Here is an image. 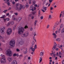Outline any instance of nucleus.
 <instances>
[{
    "label": "nucleus",
    "mask_w": 64,
    "mask_h": 64,
    "mask_svg": "<svg viewBox=\"0 0 64 64\" xmlns=\"http://www.w3.org/2000/svg\"><path fill=\"white\" fill-rule=\"evenodd\" d=\"M30 10H31L32 11H34V8L33 7V6L32 5L31 6L30 8Z\"/></svg>",
    "instance_id": "nucleus-14"
},
{
    "label": "nucleus",
    "mask_w": 64,
    "mask_h": 64,
    "mask_svg": "<svg viewBox=\"0 0 64 64\" xmlns=\"http://www.w3.org/2000/svg\"><path fill=\"white\" fill-rule=\"evenodd\" d=\"M14 14H15L16 15H18V14L17 13H14Z\"/></svg>",
    "instance_id": "nucleus-56"
},
{
    "label": "nucleus",
    "mask_w": 64,
    "mask_h": 64,
    "mask_svg": "<svg viewBox=\"0 0 64 64\" xmlns=\"http://www.w3.org/2000/svg\"><path fill=\"white\" fill-rule=\"evenodd\" d=\"M16 54H14L13 55V56H16Z\"/></svg>",
    "instance_id": "nucleus-42"
},
{
    "label": "nucleus",
    "mask_w": 64,
    "mask_h": 64,
    "mask_svg": "<svg viewBox=\"0 0 64 64\" xmlns=\"http://www.w3.org/2000/svg\"><path fill=\"white\" fill-rule=\"evenodd\" d=\"M10 25V22H8L7 24V26H9Z\"/></svg>",
    "instance_id": "nucleus-44"
},
{
    "label": "nucleus",
    "mask_w": 64,
    "mask_h": 64,
    "mask_svg": "<svg viewBox=\"0 0 64 64\" xmlns=\"http://www.w3.org/2000/svg\"><path fill=\"white\" fill-rule=\"evenodd\" d=\"M53 8L52 7L50 8V10H53Z\"/></svg>",
    "instance_id": "nucleus-59"
},
{
    "label": "nucleus",
    "mask_w": 64,
    "mask_h": 64,
    "mask_svg": "<svg viewBox=\"0 0 64 64\" xmlns=\"http://www.w3.org/2000/svg\"><path fill=\"white\" fill-rule=\"evenodd\" d=\"M56 41H60V38H58L56 39Z\"/></svg>",
    "instance_id": "nucleus-34"
},
{
    "label": "nucleus",
    "mask_w": 64,
    "mask_h": 64,
    "mask_svg": "<svg viewBox=\"0 0 64 64\" xmlns=\"http://www.w3.org/2000/svg\"><path fill=\"white\" fill-rule=\"evenodd\" d=\"M6 55L9 56H12V54L11 53V51L10 49H8L6 50Z\"/></svg>",
    "instance_id": "nucleus-3"
},
{
    "label": "nucleus",
    "mask_w": 64,
    "mask_h": 64,
    "mask_svg": "<svg viewBox=\"0 0 64 64\" xmlns=\"http://www.w3.org/2000/svg\"><path fill=\"white\" fill-rule=\"evenodd\" d=\"M49 27V25H48L46 26L47 28H48Z\"/></svg>",
    "instance_id": "nucleus-47"
},
{
    "label": "nucleus",
    "mask_w": 64,
    "mask_h": 64,
    "mask_svg": "<svg viewBox=\"0 0 64 64\" xmlns=\"http://www.w3.org/2000/svg\"><path fill=\"white\" fill-rule=\"evenodd\" d=\"M16 25H15L12 29L13 30H15V28H16Z\"/></svg>",
    "instance_id": "nucleus-22"
},
{
    "label": "nucleus",
    "mask_w": 64,
    "mask_h": 64,
    "mask_svg": "<svg viewBox=\"0 0 64 64\" xmlns=\"http://www.w3.org/2000/svg\"><path fill=\"white\" fill-rule=\"evenodd\" d=\"M10 23L12 25L13 24H14V21L11 22H10Z\"/></svg>",
    "instance_id": "nucleus-28"
},
{
    "label": "nucleus",
    "mask_w": 64,
    "mask_h": 64,
    "mask_svg": "<svg viewBox=\"0 0 64 64\" xmlns=\"http://www.w3.org/2000/svg\"><path fill=\"white\" fill-rule=\"evenodd\" d=\"M42 12H45V11L43 10V9H42Z\"/></svg>",
    "instance_id": "nucleus-61"
},
{
    "label": "nucleus",
    "mask_w": 64,
    "mask_h": 64,
    "mask_svg": "<svg viewBox=\"0 0 64 64\" xmlns=\"http://www.w3.org/2000/svg\"><path fill=\"white\" fill-rule=\"evenodd\" d=\"M28 35H29V32H26L25 34H22L21 36L22 37H26L28 36Z\"/></svg>",
    "instance_id": "nucleus-7"
},
{
    "label": "nucleus",
    "mask_w": 64,
    "mask_h": 64,
    "mask_svg": "<svg viewBox=\"0 0 64 64\" xmlns=\"http://www.w3.org/2000/svg\"><path fill=\"white\" fill-rule=\"evenodd\" d=\"M30 49L32 50V51H35V48H33L32 47H31Z\"/></svg>",
    "instance_id": "nucleus-21"
},
{
    "label": "nucleus",
    "mask_w": 64,
    "mask_h": 64,
    "mask_svg": "<svg viewBox=\"0 0 64 64\" xmlns=\"http://www.w3.org/2000/svg\"><path fill=\"white\" fill-rule=\"evenodd\" d=\"M61 32L62 33H64V28L62 30Z\"/></svg>",
    "instance_id": "nucleus-27"
},
{
    "label": "nucleus",
    "mask_w": 64,
    "mask_h": 64,
    "mask_svg": "<svg viewBox=\"0 0 64 64\" xmlns=\"http://www.w3.org/2000/svg\"><path fill=\"white\" fill-rule=\"evenodd\" d=\"M6 62L5 58V56L3 55L2 56V58L0 60V62L1 63H4Z\"/></svg>",
    "instance_id": "nucleus-5"
},
{
    "label": "nucleus",
    "mask_w": 64,
    "mask_h": 64,
    "mask_svg": "<svg viewBox=\"0 0 64 64\" xmlns=\"http://www.w3.org/2000/svg\"><path fill=\"white\" fill-rule=\"evenodd\" d=\"M25 8V6H22V5L20 4V8L19 9L18 8H17V9L18 10H21V9H24Z\"/></svg>",
    "instance_id": "nucleus-9"
},
{
    "label": "nucleus",
    "mask_w": 64,
    "mask_h": 64,
    "mask_svg": "<svg viewBox=\"0 0 64 64\" xmlns=\"http://www.w3.org/2000/svg\"><path fill=\"white\" fill-rule=\"evenodd\" d=\"M28 2L29 4H31V0H28Z\"/></svg>",
    "instance_id": "nucleus-30"
},
{
    "label": "nucleus",
    "mask_w": 64,
    "mask_h": 64,
    "mask_svg": "<svg viewBox=\"0 0 64 64\" xmlns=\"http://www.w3.org/2000/svg\"><path fill=\"white\" fill-rule=\"evenodd\" d=\"M12 8L11 7H10L8 8V10H10Z\"/></svg>",
    "instance_id": "nucleus-41"
},
{
    "label": "nucleus",
    "mask_w": 64,
    "mask_h": 64,
    "mask_svg": "<svg viewBox=\"0 0 64 64\" xmlns=\"http://www.w3.org/2000/svg\"><path fill=\"white\" fill-rule=\"evenodd\" d=\"M53 54L54 56V57H55V56H56V54H54H54Z\"/></svg>",
    "instance_id": "nucleus-48"
},
{
    "label": "nucleus",
    "mask_w": 64,
    "mask_h": 64,
    "mask_svg": "<svg viewBox=\"0 0 64 64\" xmlns=\"http://www.w3.org/2000/svg\"><path fill=\"white\" fill-rule=\"evenodd\" d=\"M7 4L8 5V6H10V4L9 2H8L7 3Z\"/></svg>",
    "instance_id": "nucleus-46"
},
{
    "label": "nucleus",
    "mask_w": 64,
    "mask_h": 64,
    "mask_svg": "<svg viewBox=\"0 0 64 64\" xmlns=\"http://www.w3.org/2000/svg\"><path fill=\"white\" fill-rule=\"evenodd\" d=\"M40 18L41 19H43V16H41L40 17Z\"/></svg>",
    "instance_id": "nucleus-43"
},
{
    "label": "nucleus",
    "mask_w": 64,
    "mask_h": 64,
    "mask_svg": "<svg viewBox=\"0 0 64 64\" xmlns=\"http://www.w3.org/2000/svg\"><path fill=\"white\" fill-rule=\"evenodd\" d=\"M63 47V45H61L60 46V48H62Z\"/></svg>",
    "instance_id": "nucleus-52"
},
{
    "label": "nucleus",
    "mask_w": 64,
    "mask_h": 64,
    "mask_svg": "<svg viewBox=\"0 0 64 64\" xmlns=\"http://www.w3.org/2000/svg\"><path fill=\"white\" fill-rule=\"evenodd\" d=\"M36 7H34V10H36Z\"/></svg>",
    "instance_id": "nucleus-55"
},
{
    "label": "nucleus",
    "mask_w": 64,
    "mask_h": 64,
    "mask_svg": "<svg viewBox=\"0 0 64 64\" xmlns=\"http://www.w3.org/2000/svg\"><path fill=\"white\" fill-rule=\"evenodd\" d=\"M34 49H36L37 48V45H35L34 46Z\"/></svg>",
    "instance_id": "nucleus-38"
},
{
    "label": "nucleus",
    "mask_w": 64,
    "mask_h": 64,
    "mask_svg": "<svg viewBox=\"0 0 64 64\" xmlns=\"http://www.w3.org/2000/svg\"><path fill=\"white\" fill-rule=\"evenodd\" d=\"M58 33V30H56L55 32L56 34H57Z\"/></svg>",
    "instance_id": "nucleus-54"
},
{
    "label": "nucleus",
    "mask_w": 64,
    "mask_h": 64,
    "mask_svg": "<svg viewBox=\"0 0 64 64\" xmlns=\"http://www.w3.org/2000/svg\"><path fill=\"white\" fill-rule=\"evenodd\" d=\"M46 8L47 7H43V9L44 10V11H46V10H47Z\"/></svg>",
    "instance_id": "nucleus-23"
},
{
    "label": "nucleus",
    "mask_w": 64,
    "mask_h": 64,
    "mask_svg": "<svg viewBox=\"0 0 64 64\" xmlns=\"http://www.w3.org/2000/svg\"><path fill=\"white\" fill-rule=\"evenodd\" d=\"M7 10H4L3 11V12L4 13H6V12H7Z\"/></svg>",
    "instance_id": "nucleus-33"
},
{
    "label": "nucleus",
    "mask_w": 64,
    "mask_h": 64,
    "mask_svg": "<svg viewBox=\"0 0 64 64\" xmlns=\"http://www.w3.org/2000/svg\"><path fill=\"white\" fill-rule=\"evenodd\" d=\"M25 7L26 8H27L29 7V4H26L25 6Z\"/></svg>",
    "instance_id": "nucleus-24"
},
{
    "label": "nucleus",
    "mask_w": 64,
    "mask_h": 64,
    "mask_svg": "<svg viewBox=\"0 0 64 64\" xmlns=\"http://www.w3.org/2000/svg\"><path fill=\"white\" fill-rule=\"evenodd\" d=\"M22 19V18H19L18 19H17V18H14L13 19V20L14 21H17L18 22H19V21L21 20Z\"/></svg>",
    "instance_id": "nucleus-10"
},
{
    "label": "nucleus",
    "mask_w": 64,
    "mask_h": 64,
    "mask_svg": "<svg viewBox=\"0 0 64 64\" xmlns=\"http://www.w3.org/2000/svg\"><path fill=\"white\" fill-rule=\"evenodd\" d=\"M62 54V53H61V52H59V54H60V55H61Z\"/></svg>",
    "instance_id": "nucleus-60"
},
{
    "label": "nucleus",
    "mask_w": 64,
    "mask_h": 64,
    "mask_svg": "<svg viewBox=\"0 0 64 64\" xmlns=\"http://www.w3.org/2000/svg\"><path fill=\"white\" fill-rule=\"evenodd\" d=\"M42 57H40L39 59V61H40L39 63H41L42 61Z\"/></svg>",
    "instance_id": "nucleus-19"
},
{
    "label": "nucleus",
    "mask_w": 64,
    "mask_h": 64,
    "mask_svg": "<svg viewBox=\"0 0 64 64\" xmlns=\"http://www.w3.org/2000/svg\"><path fill=\"white\" fill-rule=\"evenodd\" d=\"M6 32L8 35H9L10 34H11V33H12V29L11 28H8Z\"/></svg>",
    "instance_id": "nucleus-6"
},
{
    "label": "nucleus",
    "mask_w": 64,
    "mask_h": 64,
    "mask_svg": "<svg viewBox=\"0 0 64 64\" xmlns=\"http://www.w3.org/2000/svg\"><path fill=\"white\" fill-rule=\"evenodd\" d=\"M16 7H17V6H18V4H16Z\"/></svg>",
    "instance_id": "nucleus-63"
},
{
    "label": "nucleus",
    "mask_w": 64,
    "mask_h": 64,
    "mask_svg": "<svg viewBox=\"0 0 64 64\" xmlns=\"http://www.w3.org/2000/svg\"><path fill=\"white\" fill-rule=\"evenodd\" d=\"M16 51H17V52H19L20 51L19 49L18 48H16Z\"/></svg>",
    "instance_id": "nucleus-31"
},
{
    "label": "nucleus",
    "mask_w": 64,
    "mask_h": 64,
    "mask_svg": "<svg viewBox=\"0 0 64 64\" xmlns=\"http://www.w3.org/2000/svg\"><path fill=\"white\" fill-rule=\"evenodd\" d=\"M3 20H4V22H5L6 21H9L10 20V19L9 18H4Z\"/></svg>",
    "instance_id": "nucleus-12"
},
{
    "label": "nucleus",
    "mask_w": 64,
    "mask_h": 64,
    "mask_svg": "<svg viewBox=\"0 0 64 64\" xmlns=\"http://www.w3.org/2000/svg\"><path fill=\"white\" fill-rule=\"evenodd\" d=\"M60 27L61 28H62L63 27V24H61L60 26Z\"/></svg>",
    "instance_id": "nucleus-40"
},
{
    "label": "nucleus",
    "mask_w": 64,
    "mask_h": 64,
    "mask_svg": "<svg viewBox=\"0 0 64 64\" xmlns=\"http://www.w3.org/2000/svg\"><path fill=\"white\" fill-rule=\"evenodd\" d=\"M8 60L9 62H11L12 60V58L10 57H8Z\"/></svg>",
    "instance_id": "nucleus-15"
},
{
    "label": "nucleus",
    "mask_w": 64,
    "mask_h": 64,
    "mask_svg": "<svg viewBox=\"0 0 64 64\" xmlns=\"http://www.w3.org/2000/svg\"><path fill=\"white\" fill-rule=\"evenodd\" d=\"M24 28V29H27V28H28V27L27 25H26L25 26Z\"/></svg>",
    "instance_id": "nucleus-26"
},
{
    "label": "nucleus",
    "mask_w": 64,
    "mask_h": 64,
    "mask_svg": "<svg viewBox=\"0 0 64 64\" xmlns=\"http://www.w3.org/2000/svg\"><path fill=\"white\" fill-rule=\"evenodd\" d=\"M30 58H31L30 57H28V60H29L30 59Z\"/></svg>",
    "instance_id": "nucleus-64"
},
{
    "label": "nucleus",
    "mask_w": 64,
    "mask_h": 64,
    "mask_svg": "<svg viewBox=\"0 0 64 64\" xmlns=\"http://www.w3.org/2000/svg\"><path fill=\"white\" fill-rule=\"evenodd\" d=\"M52 35H53V36H56V34H55V33H53Z\"/></svg>",
    "instance_id": "nucleus-39"
},
{
    "label": "nucleus",
    "mask_w": 64,
    "mask_h": 64,
    "mask_svg": "<svg viewBox=\"0 0 64 64\" xmlns=\"http://www.w3.org/2000/svg\"><path fill=\"white\" fill-rule=\"evenodd\" d=\"M37 20H36L34 22V26H36V24H37Z\"/></svg>",
    "instance_id": "nucleus-18"
},
{
    "label": "nucleus",
    "mask_w": 64,
    "mask_h": 64,
    "mask_svg": "<svg viewBox=\"0 0 64 64\" xmlns=\"http://www.w3.org/2000/svg\"><path fill=\"white\" fill-rule=\"evenodd\" d=\"M61 31V28H60L58 31V32L59 33H60V31Z\"/></svg>",
    "instance_id": "nucleus-32"
},
{
    "label": "nucleus",
    "mask_w": 64,
    "mask_h": 64,
    "mask_svg": "<svg viewBox=\"0 0 64 64\" xmlns=\"http://www.w3.org/2000/svg\"><path fill=\"white\" fill-rule=\"evenodd\" d=\"M2 42H5V40H2Z\"/></svg>",
    "instance_id": "nucleus-57"
},
{
    "label": "nucleus",
    "mask_w": 64,
    "mask_h": 64,
    "mask_svg": "<svg viewBox=\"0 0 64 64\" xmlns=\"http://www.w3.org/2000/svg\"><path fill=\"white\" fill-rule=\"evenodd\" d=\"M22 56H22V55H20V59H21V58H20V57H22Z\"/></svg>",
    "instance_id": "nucleus-49"
},
{
    "label": "nucleus",
    "mask_w": 64,
    "mask_h": 64,
    "mask_svg": "<svg viewBox=\"0 0 64 64\" xmlns=\"http://www.w3.org/2000/svg\"><path fill=\"white\" fill-rule=\"evenodd\" d=\"M62 16L63 17H64V12L63 13V14H62Z\"/></svg>",
    "instance_id": "nucleus-50"
},
{
    "label": "nucleus",
    "mask_w": 64,
    "mask_h": 64,
    "mask_svg": "<svg viewBox=\"0 0 64 64\" xmlns=\"http://www.w3.org/2000/svg\"><path fill=\"white\" fill-rule=\"evenodd\" d=\"M52 53L50 54V55H52V54H53L54 53H53V51H52Z\"/></svg>",
    "instance_id": "nucleus-36"
},
{
    "label": "nucleus",
    "mask_w": 64,
    "mask_h": 64,
    "mask_svg": "<svg viewBox=\"0 0 64 64\" xmlns=\"http://www.w3.org/2000/svg\"><path fill=\"white\" fill-rule=\"evenodd\" d=\"M12 3L13 4H15V2H13Z\"/></svg>",
    "instance_id": "nucleus-62"
},
{
    "label": "nucleus",
    "mask_w": 64,
    "mask_h": 64,
    "mask_svg": "<svg viewBox=\"0 0 64 64\" xmlns=\"http://www.w3.org/2000/svg\"><path fill=\"white\" fill-rule=\"evenodd\" d=\"M18 33L19 34H21V33H23L24 31V28L23 27H21L18 29Z\"/></svg>",
    "instance_id": "nucleus-4"
},
{
    "label": "nucleus",
    "mask_w": 64,
    "mask_h": 64,
    "mask_svg": "<svg viewBox=\"0 0 64 64\" xmlns=\"http://www.w3.org/2000/svg\"><path fill=\"white\" fill-rule=\"evenodd\" d=\"M9 13H8L6 14V16H9Z\"/></svg>",
    "instance_id": "nucleus-53"
},
{
    "label": "nucleus",
    "mask_w": 64,
    "mask_h": 64,
    "mask_svg": "<svg viewBox=\"0 0 64 64\" xmlns=\"http://www.w3.org/2000/svg\"><path fill=\"white\" fill-rule=\"evenodd\" d=\"M15 44V42L14 40H12L10 42L9 44L11 47H14Z\"/></svg>",
    "instance_id": "nucleus-2"
},
{
    "label": "nucleus",
    "mask_w": 64,
    "mask_h": 64,
    "mask_svg": "<svg viewBox=\"0 0 64 64\" xmlns=\"http://www.w3.org/2000/svg\"><path fill=\"white\" fill-rule=\"evenodd\" d=\"M17 62L16 60H14L12 62L11 64H17Z\"/></svg>",
    "instance_id": "nucleus-13"
},
{
    "label": "nucleus",
    "mask_w": 64,
    "mask_h": 64,
    "mask_svg": "<svg viewBox=\"0 0 64 64\" xmlns=\"http://www.w3.org/2000/svg\"><path fill=\"white\" fill-rule=\"evenodd\" d=\"M61 16H62V14H61L60 16V18L61 17Z\"/></svg>",
    "instance_id": "nucleus-51"
},
{
    "label": "nucleus",
    "mask_w": 64,
    "mask_h": 64,
    "mask_svg": "<svg viewBox=\"0 0 64 64\" xmlns=\"http://www.w3.org/2000/svg\"><path fill=\"white\" fill-rule=\"evenodd\" d=\"M56 46H57V44H56V42H54V46L52 48L53 50H54L55 49H56V50L58 51V50H59V48H56Z\"/></svg>",
    "instance_id": "nucleus-8"
},
{
    "label": "nucleus",
    "mask_w": 64,
    "mask_h": 64,
    "mask_svg": "<svg viewBox=\"0 0 64 64\" xmlns=\"http://www.w3.org/2000/svg\"><path fill=\"white\" fill-rule=\"evenodd\" d=\"M34 36H36V32H34Z\"/></svg>",
    "instance_id": "nucleus-37"
},
{
    "label": "nucleus",
    "mask_w": 64,
    "mask_h": 64,
    "mask_svg": "<svg viewBox=\"0 0 64 64\" xmlns=\"http://www.w3.org/2000/svg\"><path fill=\"white\" fill-rule=\"evenodd\" d=\"M18 43H20L21 45H22L24 44V42L23 40L22 39V38L20 37H19L18 38Z\"/></svg>",
    "instance_id": "nucleus-1"
},
{
    "label": "nucleus",
    "mask_w": 64,
    "mask_h": 64,
    "mask_svg": "<svg viewBox=\"0 0 64 64\" xmlns=\"http://www.w3.org/2000/svg\"><path fill=\"white\" fill-rule=\"evenodd\" d=\"M35 0H32V2L33 4L34 5H35V3H36V2L35 1Z\"/></svg>",
    "instance_id": "nucleus-17"
},
{
    "label": "nucleus",
    "mask_w": 64,
    "mask_h": 64,
    "mask_svg": "<svg viewBox=\"0 0 64 64\" xmlns=\"http://www.w3.org/2000/svg\"><path fill=\"white\" fill-rule=\"evenodd\" d=\"M62 64H64V60L62 61Z\"/></svg>",
    "instance_id": "nucleus-58"
},
{
    "label": "nucleus",
    "mask_w": 64,
    "mask_h": 64,
    "mask_svg": "<svg viewBox=\"0 0 64 64\" xmlns=\"http://www.w3.org/2000/svg\"><path fill=\"white\" fill-rule=\"evenodd\" d=\"M52 1H53V0H49V3H51V2H52Z\"/></svg>",
    "instance_id": "nucleus-45"
},
{
    "label": "nucleus",
    "mask_w": 64,
    "mask_h": 64,
    "mask_svg": "<svg viewBox=\"0 0 64 64\" xmlns=\"http://www.w3.org/2000/svg\"><path fill=\"white\" fill-rule=\"evenodd\" d=\"M51 18H52V17L51 16V15H50L49 16V17L48 18V20H50V19H51Z\"/></svg>",
    "instance_id": "nucleus-20"
},
{
    "label": "nucleus",
    "mask_w": 64,
    "mask_h": 64,
    "mask_svg": "<svg viewBox=\"0 0 64 64\" xmlns=\"http://www.w3.org/2000/svg\"><path fill=\"white\" fill-rule=\"evenodd\" d=\"M5 29L4 27H3V28H2L0 30V32L2 34H4V30Z\"/></svg>",
    "instance_id": "nucleus-11"
},
{
    "label": "nucleus",
    "mask_w": 64,
    "mask_h": 64,
    "mask_svg": "<svg viewBox=\"0 0 64 64\" xmlns=\"http://www.w3.org/2000/svg\"><path fill=\"white\" fill-rule=\"evenodd\" d=\"M56 37H57L56 35L54 36H53V38L54 39H56Z\"/></svg>",
    "instance_id": "nucleus-35"
},
{
    "label": "nucleus",
    "mask_w": 64,
    "mask_h": 64,
    "mask_svg": "<svg viewBox=\"0 0 64 64\" xmlns=\"http://www.w3.org/2000/svg\"><path fill=\"white\" fill-rule=\"evenodd\" d=\"M43 55H44V53L43 52H41L40 53V56H43Z\"/></svg>",
    "instance_id": "nucleus-16"
},
{
    "label": "nucleus",
    "mask_w": 64,
    "mask_h": 64,
    "mask_svg": "<svg viewBox=\"0 0 64 64\" xmlns=\"http://www.w3.org/2000/svg\"><path fill=\"white\" fill-rule=\"evenodd\" d=\"M40 14H41V12H40V10L38 12V14L39 16L40 15Z\"/></svg>",
    "instance_id": "nucleus-29"
},
{
    "label": "nucleus",
    "mask_w": 64,
    "mask_h": 64,
    "mask_svg": "<svg viewBox=\"0 0 64 64\" xmlns=\"http://www.w3.org/2000/svg\"><path fill=\"white\" fill-rule=\"evenodd\" d=\"M28 52V51L27 50H26V51H24V54H26Z\"/></svg>",
    "instance_id": "nucleus-25"
}]
</instances>
